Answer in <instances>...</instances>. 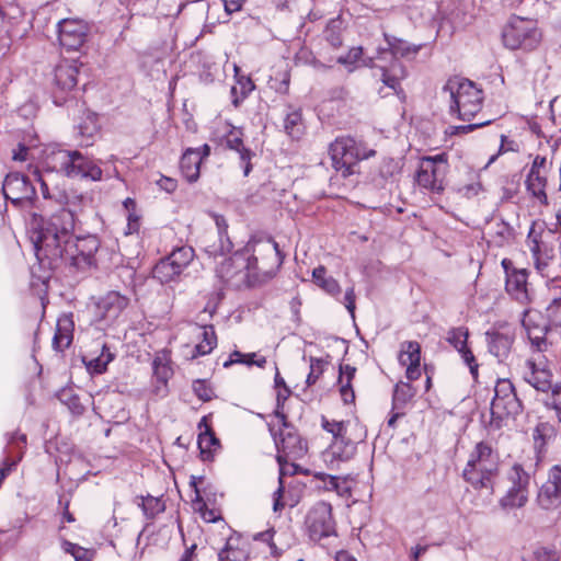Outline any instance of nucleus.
<instances>
[{
  "instance_id": "nucleus-39",
  "label": "nucleus",
  "mask_w": 561,
  "mask_h": 561,
  "mask_svg": "<svg viewBox=\"0 0 561 561\" xmlns=\"http://www.w3.org/2000/svg\"><path fill=\"white\" fill-rule=\"evenodd\" d=\"M430 175V169L420 163L414 173V183L433 194H443L445 184L435 185Z\"/></svg>"
},
{
  "instance_id": "nucleus-27",
  "label": "nucleus",
  "mask_w": 561,
  "mask_h": 561,
  "mask_svg": "<svg viewBox=\"0 0 561 561\" xmlns=\"http://www.w3.org/2000/svg\"><path fill=\"white\" fill-rule=\"evenodd\" d=\"M202 163L193 156V147H187L180 158L179 168L182 176L190 184L196 183L201 178Z\"/></svg>"
},
{
  "instance_id": "nucleus-63",
  "label": "nucleus",
  "mask_w": 561,
  "mask_h": 561,
  "mask_svg": "<svg viewBox=\"0 0 561 561\" xmlns=\"http://www.w3.org/2000/svg\"><path fill=\"white\" fill-rule=\"evenodd\" d=\"M378 68L381 71L380 81L383 83V85L391 89L392 91L399 90L400 92H402L400 78L397 75L391 73L389 69L385 66H380Z\"/></svg>"
},
{
  "instance_id": "nucleus-35",
  "label": "nucleus",
  "mask_w": 561,
  "mask_h": 561,
  "mask_svg": "<svg viewBox=\"0 0 561 561\" xmlns=\"http://www.w3.org/2000/svg\"><path fill=\"white\" fill-rule=\"evenodd\" d=\"M230 128L220 137V145L230 151L239 152L241 148H247L243 140L242 127L229 124Z\"/></svg>"
},
{
  "instance_id": "nucleus-31",
  "label": "nucleus",
  "mask_w": 561,
  "mask_h": 561,
  "mask_svg": "<svg viewBox=\"0 0 561 561\" xmlns=\"http://www.w3.org/2000/svg\"><path fill=\"white\" fill-rule=\"evenodd\" d=\"M357 451L353 449L345 448L344 446L337 444L335 448H331V444L328 448L322 453L323 460L329 470H337V462H347L355 457Z\"/></svg>"
},
{
  "instance_id": "nucleus-28",
  "label": "nucleus",
  "mask_w": 561,
  "mask_h": 561,
  "mask_svg": "<svg viewBox=\"0 0 561 561\" xmlns=\"http://www.w3.org/2000/svg\"><path fill=\"white\" fill-rule=\"evenodd\" d=\"M486 341H488V351L490 354L494 355L497 358L507 357L513 344V339L508 335L488 330L485 332Z\"/></svg>"
},
{
  "instance_id": "nucleus-21",
  "label": "nucleus",
  "mask_w": 561,
  "mask_h": 561,
  "mask_svg": "<svg viewBox=\"0 0 561 561\" xmlns=\"http://www.w3.org/2000/svg\"><path fill=\"white\" fill-rule=\"evenodd\" d=\"M528 373L524 375V380L540 392H548L552 386V371L549 368H540L535 359L526 360Z\"/></svg>"
},
{
  "instance_id": "nucleus-60",
  "label": "nucleus",
  "mask_w": 561,
  "mask_h": 561,
  "mask_svg": "<svg viewBox=\"0 0 561 561\" xmlns=\"http://www.w3.org/2000/svg\"><path fill=\"white\" fill-rule=\"evenodd\" d=\"M237 153L239 156V165L242 170V174L244 178H248L253 171L254 165L252 160L256 157V153L250 147L241 148V150Z\"/></svg>"
},
{
  "instance_id": "nucleus-7",
  "label": "nucleus",
  "mask_w": 561,
  "mask_h": 561,
  "mask_svg": "<svg viewBox=\"0 0 561 561\" xmlns=\"http://www.w3.org/2000/svg\"><path fill=\"white\" fill-rule=\"evenodd\" d=\"M503 45L511 49H535L541 35L533 20L513 15L502 30Z\"/></svg>"
},
{
  "instance_id": "nucleus-58",
  "label": "nucleus",
  "mask_w": 561,
  "mask_h": 561,
  "mask_svg": "<svg viewBox=\"0 0 561 561\" xmlns=\"http://www.w3.org/2000/svg\"><path fill=\"white\" fill-rule=\"evenodd\" d=\"M550 397L543 402L545 407L554 410L558 421L561 423V382L552 385L549 389Z\"/></svg>"
},
{
  "instance_id": "nucleus-22",
  "label": "nucleus",
  "mask_w": 561,
  "mask_h": 561,
  "mask_svg": "<svg viewBox=\"0 0 561 561\" xmlns=\"http://www.w3.org/2000/svg\"><path fill=\"white\" fill-rule=\"evenodd\" d=\"M312 477L314 480L323 482V485L318 486V490L332 491L341 497L352 494V488L346 485V482L351 480V474L336 476L324 471H313Z\"/></svg>"
},
{
  "instance_id": "nucleus-11",
  "label": "nucleus",
  "mask_w": 561,
  "mask_h": 561,
  "mask_svg": "<svg viewBox=\"0 0 561 561\" xmlns=\"http://www.w3.org/2000/svg\"><path fill=\"white\" fill-rule=\"evenodd\" d=\"M401 171L402 164L399 161L391 157H385L377 167L368 171L363 170V174H357V182H364L376 190H382L388 184L397 182Z\"/></svg>"
},
{
  "instance_id": "nucleus-29",
  "label": "nucleus",
  "mask_w": 561,
  "mask_h": 561,
  "mask_svg": "<svg viewBox=\"0 0 561 561\" xmlns=\"http://www.w3.org/2000/svg\"><path fill=\"white\" fill-rule=\"evenodd\" d=\"M252 253V250L249 248L247 243H244L242 247L238 249L233 248L232 251L229 252L228 255L217 265V276L222 277L225 275H232L234 273V270H237L236 261H243Z\"/></svg>"
},
{
  "instance_id": "nucleus-37",
  "label": "nucleus",
  "mask_w": 561,
  "mask_h": 561,
  "mask_svg": "<svg viewBox=\"0 0 561 561\" xmlns=\"http://www.w3.org/2000/svg\"><path fill=\"white\" fill-rule=\"evenodd\" d=\"M348 423V421L330 420L325 415H321V428L332 435L331 448H335L339 444V438H343V434H346Z\"/></svg>"
},
{
  "instance_id": "nucleus-15",
  "label": "nucleus",
  "mask_w": 561,
  "mask_h": 561,
  "mask_svg": "<svg viewBox=\"0 0 561 561\" xmlns=\"http://www.w3.org/2000/svg\"><path fill=\"white\" fill-rule=\"evenodd\" d=\"M547 163V158L545 156L537 154L533 162L531 167L525 179V186L527 193L539 201L541 205L547 206L549 204L548 196L546 193V187L548 180L546 176L540 175V169L545 168Z\"/></svg>"
},
{
  "instance_id": "nucleus-53",
  "label": "nucleus",
  "mask_w": 561,
  "mask_h": 561,
  "mask_svg": "<svg viewBox=\"0 0 561 561\" xmlns=\"http://www.w3.org/2000/svg\"><path fill=\"white\" fill-rule=\"evenodd\" d=\"M512 471L514 476L512 477L511 489H517V492H528L530 476L524 469L523 465L517 462L514 463L512 467Z\"/></svg>"
},
{
  "instance_id": "nucleus-34",
  "label": "nucleus",
  "mask_w": 561,
  "mask_h": 561,
  "mask_svg": "<svg viewBox=\"0 0 561 561\" xmlns=\"http://www.w3.org/2000/svg\"><path fill=\"white\" fill-rule=\"evenodd\" d=\"M415 396L416 388L411 380L397 382L392 390V410L404 409Z\"/></svg>"
},
{
  "instance_id": "nucleus-44",
  "label": "nucleus",
  "mask_w": 561,
  "mask_h": 561,
  "mask_svg": "<svg viewBox=\"0 0 561 561\" xmlns=\"http://www.w3.org/2000/svg\"><path fill=\"white\" fill-rule=\"evenodd\" d=\"M331 356L327 354V358L310 356V370L306 377V387L313 386L318 379L324 374L325 367L329 365Z\"/></svg>"
},
{
  "instance_id": "nucleus-52",
  "label": "nucleus",
  "mask_w": 561,
  "mask_h": 561,
  "mask_svg": "<svg viewBox=\"0 0 561 561\" xmlns=\"http://www.w3.org/2000/svg\"><path fill=\"white\" fill-rule=\"evenodd\" d=\"M233 249V241L231 239H220L217 242L204 248V252L209 259L216 260L219 256H227Z\"/></svg>"
},
{
  "instance_id": "nucleus-12",
  "label": "nucleus",
  "mask_w": 561,
  "mask_h": 561,
  "mask_svg": "<svg viewBox=\"0 0 561 561\" xmlns=\"http://www.w3.org/2000/svg\"><path fill=\"white\" fill-rule=\"evenodd\" d=\"M89 27L81 19L66 18L57 23L59 45L67 51L78 50L88 39Z\"/></svg>"
},
{
  "instance_id": "nucleus-23",
  "label": "nucleus",
  "mask_w": 561,
  "mask_h": 561,
  "mask_svg": "<svg viewBox=\"0 0 561 561\" xmlns=\"http://www.w3.org/2000/svg\"><path fill=\"white\" fill-rule=\"evenodd\" d=\"M222 448L221 442L215 432L204 431L197 434L198 458L203 462L215 460L217 453Z\"/></svg>"
},
{
  "instance_id": "nucleus-43",
  "label": "nucleus",
  "mask_w": 561,
  "mask_h": 561,
  "mask_svg": "<svg viewBox=\"0 0 561 561\" xmlns=\"http://www.w3.org/2000/svg\"><path fill=\"white\" fill-rule=\"evenodd\" d=\"M276 461L278 463V473H279V478H284V477H290V476H296V474H304V476H308V474H312L313 472H311L310 469L308 468H304L299 463H296V462H289L286 458V456L282 455V454H277L276 455Z\"/></svg>"
},
{
  "instance_id": "nucleus-9",
  "label": "nucleus",
  "mask_w": 561,
  "mask_h": 561,
  "mask_svg": "<svg viewBox=\"0 0 561 561\" xmlns=\"http://www.w3.org/2000/svg\"><path fill=\"white\" fill-rule=\"evenodd\" d=\"M382 37L386 45L377 47V58L379 60H383L386 59V55L389 54L392 59L396 60V64L392 66L393 69L398 67L401 71L402 78H404L407 69L401 62H398V59L408 58L410 55H417L425 44H411L408 41L387 32L382 33Z\"/></svg>"
},
{
  "instance_id": "nucleus-33",
  "label": "nucleus",
  "mask_w": 561,
  "mask_h": 561,
  "mask_svg": "<svg viewBox=\"0 0 561 561\" xmlns=\"http://www.w3.org/2000/svg\"><path fill=\"white\" fill-rule=\"evenodd\" d=\"M537 502L545 511L559 506L561 504V486L543 483L539 489Z\"/></svg>"
},
{
  "instance_id": "nucleus-26",
  "label": "nucleus",
  "mask_w": 561,
  "mask_h": 561,
  "mask_svg": "<svg viewBox=\"0 0 561 561\" xmlns=\"http://www.w3.org/2000/svg\"><path fill=\"white\" fill-rule=\"evenodd\" d=\"M78 75L79 70L75 60L71 64L58 65L54 69V85L73 91L78 84Z\"/></svg>"
},
{
  "instance_id": "nucleus-51",
  "label": "nucleus",
  "mask_w": 561,
  "mask_h": 561,
  "mask_svg": "<svg viewBox=\"0 0 561 561\" xmlns=\"http://www.w3.org/2000/svg\"><path fill=\"white\" fill-rule=\"evenodd\" d=\"M515 393L516 388L508 378H499L494 388V396L491 400L492 405H497V403L510 398L511 396H514Z\"/></svg>"
},
{
  "instance_id": "nucleus-36",
  "label": "nucleus",
  "mask_w": 561,
  "mask_h": 561,
  "mask_svg": "<svg viewBox=\"0 0 561 561\" xmlns=\"http://www.w3.org/2000/svg\"><path fill=\"white\" fill-rule=\"evenodd\" d=\"M139 507L147 519H154L159 514L165 511V503L161 496H152L151 494L141 495Z\"/></svg>"
},
{
  "instance_id": "nucleus-10",
  "label": "nucleus",
  "mask_w": 561,
  "mask_h": 561,
  "mask_svg": "<svg viewBox=\"0 0 561 561\" xmlns=\"http://www.w3.org/2000/svg\"><path fill=\"white\" fill-rule=\"evenodd\" d=\"M67 161L69 163L66 173L68 179H79L90 182L102 181V161L95 159L93 156H89L78 149H73V154L70 156Z\"/></svg>"
},
{
  "instance_id": "nucleus-2",
  "label": "nucleus",
  "mask_w": 561,
  "mask_h": 561,
  "mask_svg": "<svg viewBox=\"0 0 561 561\" xmlns=\"http://www.w3.org/2000/svg\"><path fill=\"white\" fill-rule=\"evenodd\" d=\"M332 168L343 178L363 174L360 162L376 156L377 151L367 148L365 142L351 135L337 136L328 149Z\"/></svg>"
},
{
  "instance_id": "nucleus-40",
  "label": "nucleus",
  "mask_w": 561,
  "mask_h": 561,
  "mask_svg": "<svg viewBox=\"0 0 561 561\" xmlns=\"http://www.w3.org/2000/svg\"><path fill=\"white\" fill-rule=\"evenodd\" d=\"M285 133L291 138L299 139L304 134L301 108H295L284 118Z\"/></svg>"
},
{
  "instance_id": "nucleus-6",
  "label": "nucleus",
  "mask_w": 561,
  "mask_h": 561,
  "mask_svg": "<svg viewBox=\"0 0 561 561\" xmlns=\"http://www.w3.org/2000/svg\"><path fill=\"white\" fill-rule=\"evenodd\" d=\"M450 92L449 113L460 121H470L482 106L483 92L478 84L469 79L448 81L444 85Z\"/></svg>"
},
{
  "instance_id": "nucleus-19",
  "label": "nucleus",
  "mask_w": 561,
  "mask_h": 561,
  "mask_svg": "<svg viewBox=\"0 0 561 561\" xmlns=\"http://www.w3.org/2000/svg\"><path fill=\"white\" fill-rule=\"evenodd\" d=\"M557 437V428L549 422H539L533 430L534 450L537 462L542 461L548 445Z\"/></svg>"
},
{
  "instance_id": "nucleus-24",
  "label": "nucleus",
  "mask_w": 561,
  "mask_h": 561,
  "mask_svg": "<svg viewBox=\"0 0 561 561\" xmlns=\"http://www.w3.org/2000/svg\"><path fill=\"white\" fill-rule=\"evenodd\" d=\"M530 271L528 268H517L511 271L505 277V290L515 299H527V284Z\"/></svg>"
},
{
  "instance_id": "nucleus-1",
  "label": "nucleus",
  "mask_w": 561,
  "mask_h": 561,
  "mask_svg": "<svg viewBox=\"0 0 561 561\" xmlns=\"http://www.w3.org/2000/svg\"><path fill=\"white\" fill-rule=\"evenodd\" d=\"M67 204L44 201L43 205L22 217L34 254L42 266H59L61 245L75 231L78 218Z\"/></svg>"
},
{
  "instance_id": "nucleus-8",
  "label": "nucleus",
  "mask_w": 561,
  "mask_h": 561,
  "mask_svg": "<svg viewBox=\"0 0 561 561\" xmlns=\"http://www.w3.org/2000/svg\"><path fill=\"white\" fill-rule=\"evenodd\" d=\"M306 524L311 538L322 539L337 535L333 507L329 502L319 501L316 503L306 516Z\"/></svg>"
},
{
  "instance_id": "nucleus-17",
  "label": "nucleus",
  "mask_w": 561,
  "mask_h": 561,
  "mask_svg": "<svg viewBox=\"0 0 561 561\" xmlns=\"http://www.w3.org/2000/svg\"><path fill=\"white\" fill-rule=\"evenodd\" d=\"M79 357L89 376L94 377L107 371L108 365L116 358V352L108 343L104 342L101 345V352L98 356L88 358L87 355L80 354Z\"/></svg>"
},
{
  "instance_id": "nucleus-57",
  "label": "nucleus",
  "mask_w": 561,
  "mask_h": 561,
  "mask_svg": "<svg viewBox=\"0 0 561 561\" xmlns=\"http://www.w3.org/2000/svg\"><path fill=\"white\" fill-rule=\"evenodd\" d=\"M248 554L243 549L234 548L228 540L218 552V561H247Z\"/></svg>"
},
{
  "instance_id": "nucleus-16",
  "label": "nucleus",
  "mask_w": 561,
  "mask_h": 561,
  "mask_svg": "<svg viewBox=\"0 0 561 561\" xmlns=\"http://www.w3.org/2000/svg\"><path fill=\"white\" fill-rule=\"evenodd\" d=\"M421 345L417 341H405L402 343L398 360L405 367V377L414 381L421 377Z\"/></svg>"
},
{
  "instance_id": "nucleus-47",
  "label": "nucleus",
  "mask_w": 561,
  "mask_h": 561,
  "mask_svg": "<svg viewBox=\"0 0 561 561\" xmlns=\"http://www.w3.org/2000/svg\"><path fill=\"white\" fill-rule=\"evenodd\" d=\"M152 375L157 382L168 387V382L173 375V369L169 362H164L161 357L156 356L152 359Z\"/></svg>"
},
{
  "instance_id": "nucleus-4",
  "label": "nucleus",
  "mask_w": 561,
  "mask_h": 561,
  "mask_svg": "<svg viewBox=\"0 0 561 561\" xmlns=\"http://www.w3.org/2000/svg\"><path fill=\"white\" fill-rule=\"evenodd\" d=\"M35 182V176L32 179L30 174L20 171H10L5 174L1 185L4 199L3 215L8 214L9 205L23 217L44 204L38 198Z\"/></svg>"
},
{
  "instance_id": "nucleus-41",
  "label": "nucleus",
  "mask_w": 561,
  "mask_h": 561,
  "mask_svg": "<svg viewBox=\"0 0 561 561\" xmlns=\"http://www.w3.org/2000/svg\"><path fill=\"white\" fill-rule=\"evenodd\" d=\"M343 20L341 15L330 19L323 30L324 39L333 47L339 48L343 44L341 36Z\"/></svg>"
},
{
  "instance_id": "nucleus-25",
  "label": "nucleus",
  "mask_w": 561,
  "mask_h": 561,
  "mask_svg": "<svg viewBox=\"0 0 561 561\" xmlns=\"http://www.w3.org/2000/svg\"><path fill=\"white\" fill-rule=\"evenodd\" d=\"M234 80L236 84L230 88V96L231 104L238 108L255 89V84L251 77L241 73L237 66H234Z\"/></svg>"
},
{
  "instance_id": "nucleus-46",
  "label": "nucleus",
  "mask_w": 561,
  "mask_h": 561,
  "mask_svg": "<svg viewBox=\"0 0 561 561\" xmlns=\"http://www.w3.org/2000/svg\"><path fill=\"white\" fill-rule=\"evenodd\" d=\"M364 55L363 46H353L348 49V51L344 55H340L336 58V62L341 66H344L347 72H354L359 64Z\"/></svg>"
},
{
  "instance_id": "nucleus-32",
  "label": "nucleus",
  "mask_w": 561,
  "mask_h": 561,
  "mask_svg": "<svg viewBox=\"0 0 561 561\" xmlns=\"http://www.w3.org/2000/svg\"><path fill=\"white\" fill-rule=\"evenodd\" d=\"M56 399L67 407L70 414L75 417L82 416L85 412L84 405L80 401L78 393H75L71 388L65 386L55 392Z\"/></svg>"
},
{
  "instance_id": "nucleus-42",
  "label": "nucleus",
  "mask_w": 561,
  "mask_h": 561,
  "mask_svg": "<svg viewBox=\"0 0 561 561\" xmlns=\"http://www.w3.org/2000/svg\"><path fill=\"white\" fill-rule=\"evenodd\" d=\"M167 256L183 272L193 261L195 250L188 244L175 245Z\"/></svg>"
},
{
  "instance_id": "nucleus-48",
  "label": "nucleus",
  "mask_w": 561,
  "mask_h": 561,
  "mask_svg": "<svg viewBox=\"0 0 561 561\" xmlns=\"http://www.w3.org/2000/svg\"><path fill=\"white\" fill-rule=\"evenodd\" d=\"M75 323L72 320V313H62L57 319L56 333L65 340L64 346H70L73 339Z\"/></svg>"
},
{
  "instance_id": "nucleus-3",
  "label": "nucleus",
  "mask_w": 561,
  "mask_h": 561,
  "mask_svg": "<svg viewBox=\"0 0 561 561\" xmlns=\"http://www.w3.org/2000/svg\"><path fill=\"white\" fill-rule=\"evenodd\" d=\"M73 154V149H62L59 146H50L45 149V158L39 167H35L32 175L39 184L44 201L68 202V194L57 185H53V176L61 174L66 176L69 163L68 159Z\"/></svg>"
},
{
  "instance_id": "nucleus-14",
  "label": "nucleus",
  "mask_w": 561,
  "mask_h": 561,
  "mask_svg": "<svg viewBox=\"0 0 561 561\" xmlns=\"http://www.w3.org/2000/svg\"><path fill=\"white\" fill-rule=\"evenodd\" d=\"M267 427L278 454L284 451L287 455L301 457L307 453L308 443L299 435L297 430L288 432L276 431L271 424H267Z\"/></svg>"
},
{
  "instance_id": "nucleus-56",
  "label": "nucleus",
  "mask_w": 561,
  "mask_h": 561,
  "mask_svg": "<svg viewBox=\"0 0 561 561\" xmlns=\"http://www.w3.org/2000/svg\"><path fill=\"white\" fill-rule=\"evenodd\" d=\"M500 407L506 417L515 419L524 411V403L517 393L500 402Z\"/></svg>"
},
{
  "instance_id": "nucleus-38",
  "label": "nucleus",
  "mask_w": 561,
  "mask_h": 561,
  "mask_svg": "<svg viewBox=\"0 0 561 561\" xmlns=\"http://www.w3.org/2000/svg\"><path fill=\"white\" fill-rule=\"evenodd\" d=\"M528 502V492H517V489H508L499 500V506L508 512L513 508H522Z\"/></svg>"
},
{
  "instance_id": "nucleus-5",
  "label": "nucleus",
  "mask_w": 561,
  "mask_h": 561,
  "mask_svg": "<svg viewBox=\"0 0 561 561\" xmlns=\"http://www.w3.org/2000/svg\"><path fill=\"white\" fill-rule=\"evenodd\" d=\"M101 247L99 237L94 233L75 234L65 240L61 245L59 264L69 265L77 272H87L98 267L95 254Z\"/></svg>"
},
{
  "instance_id": "nucleus-30",
  "label": "nucleus",
  "mask_w": 561,
  "mask_h": 561,
  "mask_svg": "<svg viewBox=\"0 0 561 561\" xmlns=\"http://www.w3.org/2000/svg\"><path fill=\"white\" fill-rule=\"evenodd\" d=\"M181 274L182 270L179 268V265L173 264L168 256L159 260L151 272L152 278L157 279L162 285L175 280Z\"/></svg>"
},
{
  "instance_id": "nucleus-59",
  "label": "nucleus",
  "mask_w": 561,
  "mask_h": 561,
  "mask_svg": "<svg viewBox=\"0 0 561 561\" xmlns=\"http://www.w3.org/2000/svg\"><path fill=\"white\" fill-rule=\"evenodd\" d=\"M492 123H493V119H486V121L479 122V123H469V124H466V125H454V126H449L446 129V134L449 135V136L466 135V134L474 131V130H477L479 128L489 126Z\"/></svg>"
},
{
  "instance_id": "nucleus-13",
  "label": "nucleus",
  "mask_w": 561,
  "mask_h": 561,
  "mask_svg": "<svg viewBox=\"0 0 561 561\" xmlns=\"http://www.w3.org/2000/svg\"><path fill=\"white\" fill-rule=\"evenodd\" d=\"M469 330L466 327L449 329L446 341L459 354L463 365L468 367L469 374L474 382H479V363L471 347L468 345Z\"/></svg>"
},
{
  "instance_id": "nucleus-61",
  "label": "nucleus",
  "mask_w": 561,
  "mask_h": 561,
  "mask_svg": "<svg viewBox=\"0 0 561 561\" xmlns=\"http://www.w3.org/2000/svg\"><path fill=\"white\" fill-rule=\"evenodd\" d=\"M279 272L278 268L274 267L268 271L259 272V273H252L250 275H245V284L248 287H255L260 286L271 279H273L277 273Z\"/></svg>"
},
{
  "instance_id": "nucleus-62",
  "label": "nucleus",
  "mask_w": 561,
  "mask_h": 561,
  "mask_svg": "<svg viewBox=\"0 0 561 561\" xmlns=\"http://www.w3.org/2000/svg\"><path fill=\"white\" fill-rule=\"evenodd\" d=\"M50 98L53 104L58 107L66 106L69 102L75 101V98L72 96V90H66L55 85L53 87Z\"/></svg>"
},
{
  "instance_id": "nucleus-50",
  "label": "nucleus",
  "mask_w": 561,
  "mask_h": 561,
  "mask_svg": "<svg viewBox=\"0 0 561 561\" xmlns=\"http://www.w3.org/2000/svg\"><path fill=\"white\" fill-rule=\"evenodd\" d=\"M192 391L202 402H209L217 398L210 381L205 378L194 379L192 382Z\"/></svg>"
},
{
  "instance_id": "nucleus-20",
  "label": "nucleus",
  "mask_w": 561,
  "mask_h": 561,
  "mask_svg": "<svg viewBox=\"0 0 561 561\" xmlns=\"http://www.w3.org/2000/svg\"><path fill=\"white\" fill-rule=\"evenodd\" d=\"M75 129L77 130V137L81 138L79 142L80 147L88 148L92 146L94 136L101 130L99 114L91 110H85L81 122L75 126Z\"/></svg>"
},
{
  "instance_id": "nucleus-49",
  "label": "nucleus",
  "mask_w": 561,
  "mask_h": 561,
  "mask_svg": "<svg viewBox=\"0 0 561 561\" xmlns=\"http://www.w3.org/2000/svg\"><path fill=\"white\" fill-rule=\"evenodd\" d=\"M542 325L549 330L561 327V297L553 298L546 308V318Z\"/></svg>"
},
{
  "instance_id": "nucleus-45",
  "label": "nucleus",
  "mask_w": 561,
  "mask_h": 561,
  "mask_svg": "<svg viewBox=\"0 0 561 561\" xmlns=\"http://www.w3.org/2000/svg\"><path fill=\"white\" fill-rule=\"evenodd\" d=\"M195 496L192 500L193 505H215L217 503V488L210 483H205L198 491L194 492Z\"/></svg>"
},
{
  "instance_id": "nucleus-54",
  "label": "nucleus",
  "mask_w": 561,
  "mask_h": 561,
  "mask_svg": "<svg viewBox=\"0 0 561 561\" xmlns=\"http://www.w3.org/2000/svg\"><path fill=\"white\" fill-rule=\"evenodd\" d=\"M543 321L545 317L542 316V313L525 310L523 312L520 323L524 330L526 331V334L530 335V332L541 331Z\"/></svg>"
},
{
  "instance_id": "nucleus-64",
  "label": "nucleus",
  "mask_w": 561,
  "mask_h": 561,
  "mask_svg": "<svg viewBox=\"0 0 561 561\" xmlns=\"http://www.w3.org/2000/svg\"><path fill=\"white\" fill-rule=\"evenodd\" d=\"M203 332L201 334L203 343L210 352L217 347V334L214 324H205L202 327Z\"/></svg>"
},
{
  "instance_id": "nucleus-18",
  "label": "nucleus",
  "mask_w": 561,
  "mask_h": 561,
  "mask_svg": "<svg viewBox=\"0 0 561 561\" xmlns=\"http://www.w3.org/2000/svg\"><path fill=\"white\" fill-rule=\"evenodd\" d=\"M129 298L119 291L111 290L96 302L102 318L116 319L127 308Z\"/></svg>"
},
{
  "instance_id": "nucleus-55",
  "label": "nucleus",
  "mask_w": 561,
  "mask_h": 561,
  "mask_svg": "<svg viewBox=\"0 0 561 561\" xmlns=\"http://www.w3.org/2000/svg\"><path fill=\"white\" fill-rule=\"evenodd\" d=\"M254 357H256V352L243 353L238 348H234L230 352L227 359L224 362L222 367L227 369L236 364L251 367V359Z\"/></svg>"
}]
</instances>
